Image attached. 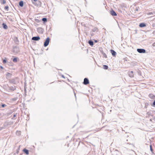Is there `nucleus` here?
I'll return each instance as SVG.
<instances>
[{"label": "nucleus", "mask_w": 155, "mask_h": 155, "mask_svg": "<svg viewBox=\"0 0 155 155\" xmlns=\"http://www.w3.org/2000/svg\"><path fill=\"white\" fill-rule=\"evenodd\" d=\"M32 3L36 6L41 5V3L40 1H31Z\"/></svg>", "instance_id": "nucleus-1"}, {"label": "nucleus", "mask_w": 155, "mask_h": 155, "mask_svg": "<svg viewBox=\"0 0 155 155\" xmlns=\"http://www.w3.org/2000/svg\"><path fill=\"white\" fill-rule=\"evenodd\" d=\"M50 39L49 37H48L45 40L44 45L45 47L47 46L49 44V43Z\"/></svg>", "instance_id": "nucleus-2"}, {"label": "nucleus", "mask_w": 155, "mask_h": 155, "mask_svg": "<svg viewBox=\"0 0 155 155\" xmlns=\"http://www.w3.org/2000/svg\"><path fill=\"white\" fill-rule=\"evenodd\" d=\"M138 52L140 53H144L146 52V50L143 49L138 48L137 49Z\"/></svg>", "instance_id": "nucleus-3"}, {"label": "nucleus", "mask_w": 155, "mask_h": 155, "mask_svg": "<svg viewBox=\"0 0 155 155\" xmlns=\"http://www.w3.org/2000/svg\"><path fill=\"white\" fill-rule=\"evenodd\" d=\"M89 83V81L88 78H85L84 79V82L83 83L84 85H87Z\"/></svg>", "instance_id": "nucleus-4"}, {"label": "nucleus", "mask_w": 155, "mask_h": 155, "mask_svg": "<svg viewBox=\"0 0 155 155\" xmlns=\"http://www.w3.org/2000/svg\"><path fill=\"white\" fill-rule=\"evenodd\" d=\"M37 31L39 33L42 34L43 31V29L41 27H39L37 28Z\"/></svg>", "instance_id": "nucleus-5"}, {"label": "nucleus", "mask_w": 155, "mask_h": 155, "mask_svg": "<svg viewBox=\"0 0 155 155\" xmlns=\"http://www.w3.org/2000/svg\"><path fill=\"white\" fill-rule=\"evenodd\" d=\"M32 40L38 41L40 39V38L39 36L33 37L32 38Z\"/></svg>", "instance_id": "nucleus-6"}, {"label": "nucleus", "mask_w": 155, "mask_h": 155, "mask_svg": "<svg viewBox=\"0 0 155 155\" xmlns=\"http://www.w3.org/2000/svg\"><path fill=\"white\" fill-rule=\"evenodd\" d=\"M129 76L130 78H133L134 76V72L133 71H130L128 72Z\"/></svg>", "instance_id": "nucleus-7"}, {"label": "nucleus", "mask_w": 155, "mask_h": 155, "mask_svg": "<svg viewBox=\"0 0 155 155\" xmlns=\"http://www.w3.org/2000/svg\"><path fill=\"white\" fill-rule=\"evenodd\" d=\"M110 14L112 16H116L117 14L116 12L113 10L110 11Z\"/></svg>", "instance_id": "nucleus-8"}, {"label": "nucleus", "mask_w": 155, "mask_h": 155, "mask_svg": "<svg viewBox=\"0 0 155 155\" xmlns=\"http://www.w3.org/2000/svg\"><path fill=\"white\" fill-rule=\"evenodd\" d=\"M110 52L113 56H115L116 54V52L113 50H111Z\"/></svg>", "instance_id": "nucleus-9"}, {"label": "nucleus", "mask_w": 155, "mask_h": 155, "mask_svg": "<svg viewBox=\"0 0 155 155\" xmlns=\"http://www.w3.org/2000/svg\"><path fill=\"white\" fill-rule=\"evenodd\" d=\"M139 26L140 27H143L146 26V25L144 23H142L140 24Z\"/></svg>", "instance_id": "nucleus-10"}, {"label": "nucleus", "mask_w": 155, "mask_h": 155, "mask_svg": "<svg viewBox=\"0 0 155 155\" xmlns=\"http://www.w3.org/2000/svg\"><path fill=\"white\" fill-rule=\"evenodd\" d=\"M23 151L27 155H28L29 154V151L28 150L24 149H23Z\"/></svg>", "instance_id": "nucleus-11"}, {"label": "nucleus", "mask_w": 155, "mask_h": 155, "mask_svg": "<svg viewBox=\"0 0 155 155\" xmlns=\"http://www.w3.org/2000/svg\"><path fill=\"white\" fill-rule=\"evenodd\" d=\"M149 96L150 98L152 99H153L155 98V96L152 94H150Z\"/></svg>", "instance_id": "nucleus-12"}, {"label": "nucleus", "mask_w": 155, "mask_h": 155, "mask_svg": "<svg viewBox=\"0 0 155 155\" xmlns=\"http://www.w3.org/2000/svg\"><path fill=\"white\" fill-rule=\"evenodd\" d=\"M2 25L3 26V28L4 29H7L8 27L6 24H5L4 23H3Z\"/></svg>", "instance_id": "nucleus-13"}, {"label": "nucleus", "mask_w": 155, "mask_h": 155, "mask_svg": "<svg viewBox=\"0 0 155 155\" xmlns=\"http://www.w3.org/2000/svg\"><path fill=\"white\" fill-rule=\"evenodd\" d=\"M24 5V3L22 1H21L19 2V5L21 7H22Z\"/></svg>", "instance_id": "nucleus-14"}, {"label": "nucleus", "mask_w": 155, "mask_h": 155, "mask_svg": "<svg viewBox=\"0 0 155 155\" xmlns=\"http://www.w3.org/2000/svg\"><path fill=\"white\" fill-rule=\"evenodd\" d=\"M88 43L91 46H93L94 45L93 42L91 40H89L88 42Z\"/></svg>", "instance_id": "nucleus-15"}, {"label": "nucleus", "mask_w": 155, "mask_h": 155, "mask_svg": "<svg viewBox=\"0 0 155 155\" xmlns=\"http://www.w3.org/2000/svg\"><path fill=\"white\" fill-rule=\"evenodd\" d=\"M98 30V28L96 27L94 28L92 30V31L93 32L97 31Z\"/></svg>", "instance_id": "nucleus-16"}, {"label": "nucleus", "mask_w": 155, "mask_h": 155, "mask_svg": "<svg viewBox=\"0 0 155 155\" xmlns=\"http://www.w3.org/2000/svg\"><path fill=\"white\" fill-rule=\"evenodd\" d=\"M42 21L44 22H46L47 21V19L46 18H42Z\"/></svg>", "instance_id": "nucleus-17"}, {"label": "nucleus", "mask_w": 155, "mask_h": 155, "mask_svg": "<svg viewBox=\"0 0 155 155\" xmlns=\"http://www.w3.org/2000/svg\"><path fill=\"white\" fill-rule=\"evenodd\" d=\"M103 68L105 69H107L108 68V66L107 65H104Z\"/></svg>", "instance_id": "nucleus-18"}, {"label": "nucleus", "mask_w": 155, "mask_h": 155, "mask_svg": "<svg viewBox=\"0 0 155 155\" xmlns=\"http://www.w3.org/2000/svg\"><path fill=\"white\" fill-rule=\"evenodd\" d=\"M13 61L15 63H16L17 62V58H14L13 60Z\"/></svg>", "instance_id": "nucleus-19"}, {"label": "nucleus", "mask_w": 155, "mask_h": 155, "mask_svg": "<svg viewBox=\"0 0 155 155\" xmlns=\"http://www.w3.org/2000/svg\"><path fill=\"white\" fill-rule=\"evenodd\" d=\"M4 9L7 11H8V5L6 6L5 7Z\"/></svg>", "instance_id": "nucleus-20"}, {"label": "nucleus", "mask_w": 155, "mask_h": 155, "mask_svg": "<svg viewBox=\"0 0 155 155\" xmlns=\"http://www.w3.org/2000/svg\"><path fill=\"white\" fill-rule=\"evenodd\" d=\"M2 107H4L7 106V105L4 104H2Z\"/></svg>", "instance_id": "nucleus-21"}, {"label": "nucleus", "mask_w": 155, "mask_h": 155, "mask_svg": "<svg viewBox=\"0 0 155 155\" xmlns=\"http://www.w3.org/2000/svg\"><path fill=\"white\" fill-rule=\"evenodd\" d=\"M21 133V131H17L16 132V134L17 135H20Z\"/></svg>", "instance_id": "nucleus-22"}, {"label": "nucleus", "mask_w": 155, "mask_h": 155, "mask_svg": "<svg viewBox=\"0 0 155 155\" xmlns=\"http://www.w3.org/2000/svg\"><path fill=\"white\" fill-rule=\"evenodd\" d=\"M6 62H7V61H6V60H5V59L3 60V63L4 64H5V63H6Z\"/></svg>", "instance_id": "nucleus-23"}, {"label": "nucleus", "mask_w": 155, "mask_h": 155, "mask_svg": "<svg viewBox=\"0 0 155 155\" xmlns=\"http://www.w3.org/2000/svg\"><path fill=\"white\" fill-rule=\"evenodd\" d=\"M6 3V1H3L2 2V4H4Z\"/></svg>", "instance_id": "nucleus-24"}, {"label": "nucleus", "mask_w": 155, "mask_h": 155, "mask_svg": "<svg viewBox=\"0 0 155 155\" xmlns=\"http://www.w3.org/2000/svg\"><path fill=\"white\" fill-rule=\"evenodd\" d=\"M137 72L138 75H139L140 76L141 75V73L140 71H138Z\"/></svg>", "instance_id": "nucleus-25"}, {"label": "nucleus", "mask_w": 155, "mask_h": 155, "mask_svg": "<svg viewBox=\"0 0 155 155\" xmlns=\"http://www.w3.org/2000/svg\"><path fill=\"white\" fill-rule=\"evenodd\" d=\"M11 75V74L9 73H8L7 75L6 76L7 77H9Z\"/></svg>", "instance_id": "nucleus-26"}, {"label": "nucleus", "mask_w": 155, "mask_h": 155, "mask_svg": "<svg viewBox=\"0 0 155 155\" xmlns=\"http://www.w3.org/2000/svg\"><path fill=\"white\" fill-rule=\"evenodd\" d=\"M103 56L105 58H107V55H106V54L105 53H104L103 54Z\"/></svg>", "instance_id": "nucleus-27"}, {"label": "nucleus", "mask_w": 155, "mask_h": 155, "mask_svg": "<svg viewBox=\"0 0 155 155\" xmlns=\"http://www.w3.org/2000/svg\"><path fill=\"white\" fill-rule=\"evenodd\" d=\"M150 150L152 151H153V149H152V145H150Z\"/></svg>", "instance_id": "nucleus-28"}, {"label": "nucleus", "mask_w": 155, "mask_h": 155, "mask_svg": "<svg viewBox=\"0 0 155 155\" xmlns=\"http://www.w3.org/2000/svg\"><path fill=\"white\" fill-rule=\"evenodd\" d=\"M148 15H152L153 14V13H152V12H149L148 14H147Z\"/></svg>", "instance_id": "nucleus-29"}, {"label": "nucleus", "mask_w": 155, "mask_h": 155, "mask_svg": "<svg viewBox=\"0 0 155 155\" xmlns=\"http://www.w3.org/2000/svg\"><path fill=\"white\" fill-rule=\"evenodd\" d=\"M17 114L16 113V114H15L14 115H13V117H15L17 115Z\"/></svg>", "instance_id": "nucleus-30"}, {"label": "nucleus", "mask_w": 155, "mask_h": 155, "mask_svg": "<svg viewBox=\"0 0 155 155\" xmlns=\"http://www.w3.org/2000/svg\"><path fill=\"white\" fill-rule=\"evenodd\" d=\"M153 106H155V100H154V101L153 102Z\"/></svg>", "instance_id": "nucleus-31"}, {"label": "nucleus", "mask_w": 155, "mask_h": 155, "mask_svg": "<svg viewBox=\"0 0 155 155\" xmlns=\"http://www.w3.org/2000/svg\"><path fill=\"white\" fill-rule=\"evenodd\" d=\"M153 46H155V43H154L153 44Z\"/></svg>", "instance_id": "nucleus-32"}, {"label": "nucleus", "mask_w": 155, "mask_h": 155, "mask_svg": "<svg viewBox=\"0 0 155 155\" xmlns=\"http://www.w3.org/2000/svg\"><path fill=\"white\" fill-rule=\"evenodd\" d=\"M94 41H95V42H96V43L98 42L97 41V40H94Z\"/></svg>", "instance_id": "nucleus-33"}, {"label": "nucleus", "mask_w": 155, "mask_h": 155, "mask_svg": "<svg viewBox=\"0 0 155 155\" xmlns=\"http://www.w3.org/2000/svg\"><path fill=\"white\" fill-rule=\"evenodd\" d=\"M0 68L2 69L3 68V67L2 66H0Z\"/></svg>", "instance_id": "nucleus-34"}, {"label": "nucleus", "mask_w": 155, "mask_h": 155, "mask_svg": "<svg viewBox=\"0 0 155 155\" xmlns=\"http://www.w3.org/2000/svg\"><path fill=\"white\" fill-rule=\"evenodd\" d=\"M136 10H137H137H138V9H137H137H136Z\"/></svg>", "instance_id": "nucleus-35"}, {"label": "nucleus", "mask_w": 155, "mask_h": 155, "mask_svg": "<svg viewBox=\"0 0 155 155\" xmlns=\"http://www.w3.org/2000/svg\"><path fill=\"white\" fill-rule=\"evenodd\" d=\"M62 77H64V76L63 75V76H62Z\"/></svg>", "instance_id": "nucleus-36"}]
</instances>
